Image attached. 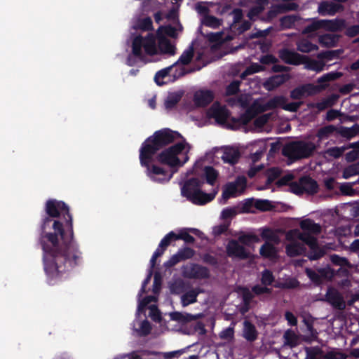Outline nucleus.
Here are the masks:
<instances>
[{
    "label": "nucleus",
    "mask_w": 359,
    "mask_h": 359,
    "mask_svg": "<svg viewBox=\"0 0 359 359\" xmlns=\"http://www.w3.org/2000/svg\"><path fill=\"white\" fill-rule=\"evenodd\" d=\"M316 146L311 142L302 140L292 141L285 144L282 149V154L291 162L311 156Z\"/></svg>",
    "instance_id": "20e7f679"
},
{
    "label": "nucleus",
    "mask_w": 359,
    "mask_h": 359,
    "mask_svg": "<svg viewBox=\"0 0 359 359\" xmlns=\"http://www.w3.org/2000/svg\"><path fill=\"white\" fill-rule=\"evenodd\" d=\"M339 133L343 137L350 140L359 133V125L355 123L350 128L341 127L339 130Z\"/></svg>",
    "instance_id": "79ce46f5"
},
{
    "label": "nucleus",
    "mask_w": 359,
    "mask_h": 359,
    "mask_svg": "<svg viewBox=\"0 0 359 359\" xmlns=\"http://www.w3.org/2000/svg\"><path fill=\"white\" fill-rule=\"evenodd\" d=\"M185 145L186 143L184 142H177L165 149L156 156H154V158L160 164L168 165L171 168L181 167L189 159L187 154L183 161H181L178 157V155L184 149Z\"/></svg>",
    "instance_id": "39448f33"
},
{
    "label": "nucleus",
    "mask_w": 359,
    "mask_h": 359,
    "mask_svg": "<svg viewBox=\"0 0 359 359\" xmlns=\"http://www.w3.org/2000/svg\"><path fill=\"white\" fill-rule=\"evenodd\" d=\"M246 187L247 180L244 176H238L233 182L226 183V200L241 195Z\"/></svg>",
    "instance_id": "9d476101"
},
{
    "label": "nucleus",
    "mask_w": 359,
    "mask_h": 359,
    "mask_svg": "<svg viewBox=\"0 0 359 359\" xmlns=\"http://www.w3.org/2000/svg\"><path fill=\"white\" fill-rule=\"evenodd\" d=\"M346 149V147H334L330 148L327 150V154L330 156H332L335 158H338L343 155V154Z\"/></svg>",
    "instance_id": "69168bd1"
},
{
    "label": "nucleus",
    "mask_w": 359,
    "mask_h": 359,
    "mask_svg": "<svg viewBox=\"0 0 359 359\" xmlns=\"http://www.w3.org/2000/svg\"><path fill=\"white\" fill-rule=\"evenodd\" d=\"M290 241L291 243L285 247L286 253L289 257H294L306 252V248L304 243L295 241L294 238Z\"/></svg>",
    "instance_id": "412c9836"
},
{
    "label": "nucleus",
    "mask_w": 359,
    "mask_h": 359,
    "mask_svg": "<svg viewBox=\"0 0 359 359\" xmlns=\"http://www.w3.org/2000/svg\"><path fill=\"white\" fill-rule=\"evenodd\" d=\"M286 80V76L283 74L272 76L264 83V87L271 91L283 84Z\"/></svg>",
    "instance_id": "bb28decb"
},
{
    "label": "nucleus",
    "mask_w": 359,
    "mask_h": 359,
    "mask_svg": "<svg viewBox=\"0 0 359 359\" xmlns=\"http://www.w3.org/2000/svg\"><path fill=\"white\" fill-rule=\"evenodd\" d=\"M39 243L43 250V265L50 281L60 279L82 263V252L74 241L73 218L62 201L48 199L45 204Z\"/></svg>",
    "instance_id": "f257e3e1"
},
{
    "label": "nucleus",
    "mask_w": 359,
    "mask_h": 359,
    "mask_svg": "<svg viewBox=\"0 0 359 359\" xmlns=\"http://www.w3.org/2000/svg\"><path fill=\"white\" fill-rule=\"evenodd\" d=\"M279 57L286 64L292 65H302L304 62L303 59L305 58L304 55H301L287 48L280 50L279 51Z\"/></svg>",
    "instance_id": "f3484780"
},
{
    "label": "nucleus",
    "mask_w": 359,
    "mask_h": 359,
    "mask_svg": "<svg viewBox=\"0 0 359 359\" xmlns=\"http://www.w3.org/2000/svg\"><path fill=\"white\" fill-rule=\"evenodd\" d=\"M343 10L344 6L341 4L328 1H321L318 8V12L322 16L334 15Z\"/></svg>",
    "instance_id": "6ab92c4d"
},
{
    "label": "nucleus",
    "mask_w": 359,
    "mask_h": 359,
    "mask_svg": "<svg viewBox=\"0 0 359 359\" xmlns=\"http://www.w3.org/2000/svg\"><path fill=\"white\" fill-rule=\"evenodd\" d=\"M158 48L162 53L174 55L175 53V47L165 37H159Z\"/></svg>",
    "instance_id": "f704fd0d"
},
{
    "label": "nucleus",
    "mask_w": 359,
    "mask_h": 359,
    "mask_svg": "<svg viewBox=\"0 0 359 359\" xmlns=\"http://www.w3.org/2000/svg\"><path fill=\"white\" fill-rule=\"evenodd\" d=\"M275 99H279L277 101L278 102L276 104V108L280 107L283 109H284L285 111H290V112H297L299 110V109L302 104L301 102H292L287 103V98L282 95L275 96Z\"/></svg>",
    "instance_id": "a878e982"
},
{
    "label": "nucleus",
    "mask_w": 359,
    "mask_h": 359,
    "mask_svg": "<svg viewBox=\"0 0 359 359\" xmlns=\"http://www.w3.org/2000/svg\"><path fill=\"white\" fill-rule=\"evenodd\" d=\"M241 294L243 299V303L246 304H250L252 299L254 298V294L247 287H242L241 289Z\"/></svg>",
    "instance_id": "bf43d9fd"
},
{
    "label": "nucleus",
    "mask_w": 359,
    "mask_h": 359,
    "mask_svg": "<svg viewBox=\"0 0 359 359\" xmlns=\"http://www.w3.org/2000/svg\"><path fill=\"white\" fill-rule=\"evenodd\" d=\"M140 163L145 168L146 175L153 182L156 183L168 182L172 177V173H169L165 168L154 163L156 161L154 156H149L147 158H141V153L139 154Z\"/></svg>",
    "instance_id": "423d86ee"
},
{
    "label": "nucleus",
    "mask_w": 359,
    "mask_h": 359,
    "mask_svg": "<svg viewBox=\"0 0 359 359\" xmlns=\"http://www.w3.org/2000/svg\"><path fill=\"white\" fill-rule=\"evenodd\" d=\"M318 271L320 275L323 282L324 280H332L337 273L336 271L330 266L318 268Z\"/></svg>",
    "instance_id": "8fccbe9b"
},
{
    "label": "nucleus",
    "mask_w": 359,
    "mask_h": 359,
    "mask_svg": "<svg viewBox=\"0 0 359 359\" xmlns=\"http://www.w3.org/2000/svg\"><path fill=\"white\" fill-rule=\"evenodd\" d=\"M176 240H183L185 243L192 244L195 241V238L186 231H181L179 233H176Z\"/></svg>",
    "instance_id": "13d9d810"
},
{
    "label": "nucleus",
    "mask_w": 359,
    "mask_h": 359,
    "mask_svg": "<svg viewBox=\"0 0 359 359\" xmlns=\"http://www.w3.org/2000/svg\"><path fill=\"white\" fill-rule=\"evenodd\" d=\"M300 19V18L295 15H285L280 19V25L281 29H291L294 27V24Z\"/></svg>",
    "instance_id": "4c0bfd02"
},
{
    "label": "nucleus",
    "mask_w": 359,
    "mask_h": 359,
    "mask_svg": "<svg viewBox=\"0 0 359 359\" xmlns=\"http://www.w3.org/2000/svg\"><path fill=\"white\" fill-rule=\"evenodd\" d=\"M203 292V290L200 287L188 289L181 297V302L183 306L197 302V297L199 294Z\"/></svg>",
    "instance_id": "5701e85b"
},
{
    "label": "nucleus",
    "mask_w": 359,
    "mask_h": 359,
    "mask_svg": "<svg viewBox=\"0 0 359 359\" xmlns=\"http://www.w3.org/2000/svg\"><path fill=\"white\" fill-rule=\"evenodd\" d=\"M178 137H182V135L178 132L172 131L169 128L156 131L142 142L139 149L141 158L143 160L147 158L149 156H155L158 151Z\"/></svg>",
    "instance_id": "f03ea898"
},
{
    "label": "nucleus",
    "mask_w": 359,
    "mask_h": 359,
    "mask_svg": "<svg viewBox=\"0 0 359 359\" xmlns=\"http://www.w3.org/2000/svg\"><path fill=\"white\" fill-rule=\"evenodd\" d=\"M194 254L195 251L189 247L180 249L176 254L171 256L168 261L164 262V266L166 269H170L182 261L191 259Z\"/></svg>",
    "instance_id": "ddd939ff"
},
{
    "label": "nucleus",
    "mask_w": 359,
    "mask_h": 359,
    "mask_svg": "<svg viewBox=\"0 0 359 359\" xmlns=\"http://www.w3.org/2000/svg\"><path fill=\"white\" fill-rule=\"evenodd\" d=\"M182 97V93H170L166 97L164 105L166 109H173Z\"/></svg>",
    "instance_id": "ea45409f"
},
{
    "label": "nucleus",
    "mask_w": 359,
    "mask_h": 359,
    "mask_svg": "<svg viewBox=\"0 0 359 359\" xmlns=\"http://www.w3.org/2000/svg\"><path fill=\"white\" fill-rule=\"evenodd\" d=\"M272 29H273V27H269L266 29L258 30L255 32H252L249 35L248 39H257V38H264L269 34V33L271 32V31Z\"/></svg>",
    "instance_id": "e2e57ef3"
},
{
    "label": "nucleus",
    "mask_w": 359,
    "mask_h": 359,
    "mask_svg": "<svg viewBox=\"0 0 359 359\" xmlns=\"http://www.w3.org/2000/svg\"><path fill=\"white\" fill-rule=\"evenodd\" d=\"M224 32H210L206 34H203L211 44V50H217L219 49L224 43V39L222 36Z\"/></svg>",
    "instance_id": "b1692460"
},
{
    "label": "nucleus",
    "mask_w": 359,
    "mask_h": 359,
    "mask_svg": "<svg viewBox=\"0 0 359 359\" xmlns=\"http://www.w3.org/2000/svg\"><path fill=\"white\" fill-rule=\"evenodd\" d=\"M252 292L256 295H261L263 294H271L272 290L265 285L261 286L259 285H255L252 287Z\"/></svg>",
    "instance_id": "774afa93"
},
{
    "label": "nucleus",
    "mask_w": 359,
    "mask_h": 359,
    "mask_svg": "<svg viewBox=\"0 0 359 359\" xmlns=\"http://www.w3.org/2000/svg\"><path fill=\"white\" fill-rule=\"evenodd\" d=\"M142 48L149 55H154L157 53L156 38L153 34L149 33L145 37L138 35L134 38L132 43V53L140 60L144 59Z\"/></svg>",
    "instance_id": "0eeeda50"
},
{
    "label": "nucleus",
    "mask_w": 359,
    "mask_h": 359,
    "mask_svg": "<svg viewBox=\"0 0 359 359\" xmlns=\"http://www.w3.org/2000/svg\"><path fill=\"white\" fill-rule=\"evenodd\" d=\"M283 337L285 339V344L291 348L295 347L298 344V337L291 330H287L284 333Z\"/></svg>",
    "instance_id": "c03bdc74"
},
{
    "label": "nucleus",
    "mask_w": 359,
    "mask_h": 359,
    "mask_svg": "<svg viewBox=\"0 0 359 359\" xmlns=\"http://www.w3.org/2000/svg\"><path fill=\"white\" fill-rule=\"evenodd\" d=\"M261 236L263 239L266 241L276 242L278 241V236L275 233L270 229H264L261 233Z\"/></svg>",
    "instance_id": "052dcab7"
},
{
    "label": "nucleus",
    "mask_w": 359,
    "mask_h": 359,
    "mask_svg": "<svg viewBox=\"0 0 359 359\" xmlns=\"http://www.w3.org/2000/svg\"><path fill=\"white\" fill-rule=\"evenodd\" d=\"M175 241H177L176 233L174 231H170L162 238L159 243V247L166 250L171 243Z\"/></svg>",
    "instance_id": "5fc2aeb1"
},
{
    "label": "nucleus",
    "mask_w": 359,
    "mask_h": 359,
    "mask_svg": "<svg viewBox=\"0 0 359 359\" xmlns=\"http://www.w3.org/2000/svg\"><path fill=\"white\" fill-rule=\"evenodd\" d=\"M322 29L321 20H313L311 23L304 27L302 34H309Z\"/></svg>",
    "instance_id": "49530a36"
},
{
    "label": "nucleus",
    "mask_w": 359,
    "mask_h": 359,
    "mask_svg": "<svg viewBox=\"0 0 359 359\" xmlns=\"http://www.w3.org/2000/svg\"><path fill=\"white\" fill-rule=\"evenodd\" d=\"M297 50L302 53H310L318 49L317 45L308 40H303L297 43Z\"/></svg>",
    "instance_id": "37998d69"
},
{
    "label": "nucleus",
    "mask_w": 359,
    "mask_h": 359,
    "mask_svg": "<svg viewBox=\"0 0 359 359\" xmlns=\"http://www.w3.org/2000/svg\"><path fill=\"white\" fill-rule=\"evenodd\" d=\"M243 325L244 338L249 341H255L257 338V331L255 326L248 320H245Z\"/></svg>",
    "instance_id": "72a5a7b5"
},
{
    "label": "nucleus",
    "mask_w": 359,
    "mask_h": 359,
    "mask_svg": "<svg viewBox=\"0 0 359 359\" xmlns=\"http://www.w3.org/2000/svg\"><path fill=\"white\" fill-rule=\"evenodd\" d=\"M215 97V94L213 90L200 88L194 92L193 102L196 107H205L213 102Z\"/></svg>",
    "instance_id": "9b49d317"
},
{
    "label": "nucleus",
    "mask_w": 359,
    "mask_h": 359,
    "mask_svg": "<svg viewBox=\"0 0 359 359\" xmlns=\"http://www.w3.org/2000/svg\"><path fill=\"white\" fill-rule=\"evenodd\" d=\"M264 6L260 4H257L251 7L248 13L247 17L252 21H255L256 18L263 12Z\"/></svg>",
    "instance_id": "3c124183"
},
{
    "label": "nucleus",
    "mask_w": 359,
    "mask_h": 359,
    "mask_svg": "<svg viewBox=\"0 0 359 359\" xmlns=\"http://www.w3.org/2000/svg\"><path fill=\"white\" fill-rule=\"evenodd\" d=\"M275 280V277L273 275V273L269 269H264L262 272V278L261 283L263 285L269 286L271 285L272 283Z\"/></svg>",
    "instance_id": "864d4df0"
},
{
    "label": "nucleus",
    "mask_w": 359,
    "mask_h": 359,
    "mask_svg": "<svg viewBox=\"0 0 359 359\" xmlns=\"http://www.w3.org/2000/svg\"><path fill=\"white\" fill-rule=\"evenodd\" d=\"M191 285L189 283L184 281L181 278L174 280L170 285V290L172 294H184L188 289H190Z\"/></svg>",
    "instance_id": "c85d7f7f"
},
{
    "label": "nucleus",
    "mask_w": 359,
    "mask_h": 359,
    "mask_svg": "<svg viewBox=\"0 0 359 359\" xmlns=\"http://www.w3.org/2000/svg\"><path fill=\"white\" fill-rule=\"evenodd\" d=\"M219 177V172L215 170L212 166H205L203 168V172L201 175V180H205L206 183L210 185H215L217 178Z\"/></svg>",
    "instance_id": "cd10ccee"
},
{
    "label": "nucleus",
    "mask_w": 359,
    "mask_h": 359,
    "mask_svg": "<svg viewBox=\"0 0 359 359\" xmlns=\"http://www.w3.org/2000/svg\"><path fill=\"white\" fill-rule=\"evenodd\" d=\"M264 70V67L262 65L258 63H252L245 69V71L241 74V77L244 78L246 76L252 75Z\"/></svg>",
    "instance_id": "603ef678"
},
{
    "label": "nucleus",
    "mask_w": 359,
    "mask_h": 359,
    "mask_svg": "<svg viewBox=\"0 0 359 359\" xmlns=\"http://www.w3.org/2000/svg\"><path fill=\"white\" fill-rule=\"evenodd\" d=\"M336 130V127L333 125H328L320 128L316 134L320 140L327 138L331 134Z\"/></svg>",
    "instance_id": "de8ad7c7"
},
{
    "label": "nucleus",
    "mask_w": 359,
    "mask_h": 359,
    "mask_svg": "<svg viewBox=\"0 0 359 359\" xmlns=\"http://www.w3.org/2000/svg\"><path fill=\"white\" fill-rule=\"evenodd\" d=\"M206 116L209 119H214L215 122L224 127V106L216 101L212 106L208 109Z\"/></svg>",
    "instance_id": "2eb2a0df"
},
{
    "label": "nucleus",
    "mask_w": 359,
    "mask_h": 359,
    "mask_svg": "<svg viewBox=\"0 0 359 359\" xmlns=\"http://www.w3.org/2000/svg\"><path fill=\"white\" fill-rule=\"evenodd\" d=\"M183 273L189 278L205 279L210 277L209 269L197 264H192L189 267L184 268Z\"/></svg>",
    "instance_id": "4468645a"
},
{
    "label": "nucleus",
    "mask_w": 359,
    "mask_h": 359,
    "mask_svg": "<svg viewBox=\"0 0 359 359\" xmlns=\"http://www.w3.org/2000/svg\"><path fill=\"white\" fill-rule=\"evenodd\" d=\"M322 29L330 32H339L346 27L344 19L321 20Z\"/></svg>",
    "instance_id": "aec40b11"
},
{
    "label": "nucleus",
    "mask_w": 359,
    "mask_h": 359,
    "mask_svg": "<svg viewBox=\"0 0 359 359\" xmlns=\"http://www.w3.org/2000/svg\"><path fill=\"white\" fill-rule=\"evenodd\" d=\"M238 241L246 245H250L252 243L257 242L259 241L258 237L256 235L252 234H245L240 236Z\"/></svg>",
    "instance_id": "6e6d98bb"
},
{
    "label": "nucleus",
    "mask_w": 359,
    "mask_h": 359,
    "mask_svg": "<svg viewBox=\"0 0 359 359\" xmlns=\"http://www.w3.org/2000/svg\"><path fill=\"white\" fill-rule=\"evenodd\" d=\"M194 55V49L193 45H191L182 53L178 60L175 62L176 63V67H178V64H181L182 65H189L192 60Z\"/></svg>",
    "instance_id": "e433bc0d"
},
{
    "label": "nucleus",
    "mask_w": 359,
    "mask_h": 359,
    "mask_svg": "<svg viewBox=\"0 0 359 359\" xmlns=\"http://www.w3.org/2000/svg\"><path fill=\"white\" fill-rule=\"evenodd\" d=\"M290 190L296 195H302L304 193L313 195L318 192V184L315 180L305 175L301 177L297 181L291 182Z\"/></svg>",
    "instance_id": "1a4fd4ad"
},
{
    "label": "nucleus",
    "mask_w": 359,
    "mask_h": 359,
    "mask_svg": "<svg viewBox=\"0 0 359 359\" xmlns=\"http://www.w3.org/2000/svg\"><path fill=\"white\" fill-rule=\"evenodd\" d=\"M295 238L302 241L304 244L307 245L309 247L315 245V243L318 241L317 238L310 233L305 231L300 232L297 229L290 230L286 233V239L287 241H293Z\"/></svg>",
    "instance_id": "a211bd4d"
},
{
    "label": "nucleus",
    "mask_w": 359,
    "mask_h": 359,
    "mask_svg": "<svg viewBox=\"0 0 359 359\" xmlns=\"http://www.w3.org/2000/svg\"><path fill=\"white\" fill-rule=\"evenodd\" d=\"M203 24L208 27L216 28L220 25L219 20L213 15H205L203 19Z\"/></svg>",
    "instance_id": "4d7b16f0"
},
{
    "label": "nucleus",
    "mask_w": 359,
    "mask_h": 359,
    "mask_svg": "<svg viewBox=\"0 0 359 359\" xmlns=\"http://www.w3.org/2000/svg\"><path fill=\"white\" fill-rule=\"evenodd\" d=\"M337 99V97L334 95H332L325 99H323L321 102H311L308 104V107L309 109H317L318 111H323L325 110L326 109H328L330 107H332L336 100Z\"/></svg>",
    "instance_id": "393cba45"
},
{
    "label": "nucleus",
    "mask_w": 359,
    "mask_h": 359,
    "mask_svg": "<svg viewBox=\"0 0 359 359\" xmlns=\"http://www.w3.org/2000/svg\"><path fill=\"white\" fill-rule=\"evenodd\" d=\"M204 181L198 177H191L184 182L181 188V194L195 205H205L212 201L215 194H207L202 191L201 188Z\"/></svg>",
    "instance_id": "7ed1b4c3"
},
{
    "label": "nucleus",
    "mask_w": 359,
    "mask_h": 359,
    "mask_svg": "<svg viewBox=\"0 0 359 359\" xmlns=\"http://www.w3.org/2000/svg\"><path fill=\"white\" fill-rule=\"evenodd\" d=\"M301 229L310 234L318 235L321 232V226L320 224L315 223L311 219H306L300 223Z\"/></svg>",
    "instance_id": "c756f323"
},
{
    "label": "nucleus",
    "mask_w": 359,
    "mask_h": 359,
    "mask_svg": "<svg viewBox=\"0 0 359 359\" xmlns=\"http://www.w3.org/2000/svg\"><path fill=\"white\" fill-rule=\"evenodd\" d=\"M259 253L264 258L274 259L277 257L278 251L272 243L266 241L261 246Z\"/></svg>",
    "instance_id": "2f4dec72"
},
{
    "label": "nucleus",
    "mask_w": 359,
    "mask_h": 359,
    "mask_svg": "<svg viewBox=\"0 0 359 359\" xmlns=\"http://www.w3.org/2000/svg\"><path fill=\"white\" fill-rule=\"evenodd\" d=\"M226 254L240 259H247L250 257V252L236 241L229 242L226 248Z\"/></svg>",
    "instance_id": "dca6fc26"
},
{
    "label": "nucleus",
    "mask_w": 359,
    "mask_h": 359,
    "mask_svg": "<svg viewBox=\"0 0 359 359\" xmlns=\"http://www.w3.org/2000/svg\"><path fill=\"white\" fill-rule=\"evenodd\" d=\"M304 57L302 65H305L306 69L316 72H320L324 69L325 63L323 61L311 59L307 55H304Z\"/></svg>",
    "instance_id": "473e14b6"
},
{
    "label": "nucleus",
    "mask_w": 359,
    "mask_h": 359,
    "mask_svg": "<svg viewBox=\"0 0 359 359\" xmlns=\"http://www.w3.org/2000/svg\"><path fill=\"white\" fill-rule=\"evenodd\" d=\"M305 273L308 278L316 285H320L323 283L322 278H320V275L319 272L315 271L311 268H306L305 269Z\"/></svg>",
    "instance_id": "09e8293b"
},
{
    "label": "nucleus",
    "mask_w": 359,
    "mask_h": 359,
    "mask_svg": "<svg viewBox=\"0 0 359 359\" xmlns=\"http://www.w3.org/2000/svg\"><path fill=\"white\" fill-rule=\"evenodd\" d=\"M359 174V162L349 165L344 168L342 177L344 179H348L352 176Z\"/></svg>",
    "instance_id": "a18cd8bd"
},
{
    "label": "nucleus",
    "mask_w": 359,
    "mask_h": 359,
    "mask_svg": "<svg viewBox=\"0 0 359 359\" xmlns=\"http://www.w3.org/2000/svg\"><path fill=\"white\" fill-rule=\"evenodd\" d=\"M316 86L313 84H306L294 88L290 92V97L294 100H299L306 94L311 95L315 93Z\"/></svg>",
    "instance_id": "4be33fe9"
},
{
    "label": "nucleus",
    "mask_w": 359,
    "mask_h": 359,
    "mask_svg": "<svg viewBox=\"0 0 359 359\" xmlns=\"http://www.w3.org/2000/svg\"><path fill=\"white\" fill-rule=\"evenodd\" d=\"M255 207L259 210L267 211L271 210V205L267 200H257L255 203Z\"/></svg>",
    "instance_id": "338daca9"
},
{
    "label": "nucleus",
    "mask_w": 359,
    "mask_h": 359,
    "mask_svg": "<svg viewBox=\"0 0 359 359\" xmlns=\"http://www.w3.org/2000/svg\"><path fill=\"white\" fill-rule=\"evenodd\" d=\"M339 52V50H326L318 53L317 57L320 60L326 59L331 60L338 56Z\"/></svg>",
    "instance_id": "0e129e2a"
},
{
    "label": "nucleus",
    "mask_w": 359,
    "mask_h": 359,
    "mask_svg": "<svg viewBox=\"0 0 359 359\" xmlns=\"http://www.w3.org/2000/svg\"><path fill=\"white\" fill-rule=\"evenodd\" d=\"M241 158V152L238 149L226 146V163L234 165Z\"/></svg>",
    "instance_id": "c9c22d12"
},
{
    "label": "nucleus",
    "mask_w": 359,
    "mask_h": 359,
    "mask_svg": "<svg viewBox=\"0 0 359 359\" xmlns=\"http://www.w3.org/2000/svg\"><path fill=\"white\" fill-rule=\"evenodd\" d=\"M324 300L335 309L342 311L346 308V302L343 296L333 287L327 288Z\"/></svg>",
    "instance_id": "f8f14e48"
},
{
    "label": "nucleus",
    "mask_w": 359,
    "mask_h": 359,
    "mask_svg": "<svg viewBox=\"0 0 359 359\" xmlns=\"http://www.w3.org/2000/svg\"><path fill=\"white\" fill-rule=\"evenodd\" d=\"M194 72L184 67H176V63L158 71L154 76L155 83L162 86L170 81H175L184 75Z\"/></svg>",
    "instance_id": "6e6552de"
},
{
    "label": "nucleus",
    "mask_w": 359,
    "mask_h": 359,
    "mask_svg": "<svg viewBox=\"0 0 359 359\" xmlns=\"http://www.w3.org/2000/svg\"><path fill=\"white\" fill-rule=\"evenodd\" d=\"M330 261L333 264L340 266V268L338 270V272L341 271L342 273H348L347 269L342 268L344 266H349L350 264L348 260L346 258L334 254L330 256Z\"/></svg>",
    "instance_id": "a19ab883"
},
{
    "label": "nucleus",
    "mask_w": 359,
    "mask_h": 359,
    "mask_svg": "<svg viewBox=\"0 0 359 359\" xmlns=\"http://www.w3.org/2000/svg\"><path fill=\"white\" fill-rule=\"evenodd\" d=\"M325 254V251L318 245L317 241L315 245L309 247V251L307 252L306 256L310 260H318L323 257Z\"/></svg>",
    "instance_id": "58836bf2"
},
{
    "label": "nucleus",
    "mask_w": 359,
    "mask_h": 359,
    "mask_svg": "<svg viewBox=\"0 0 359 359\" xmlns=\"http://www.w3.org/2000/svg\"><path fill=\"white\" fill-rule=\"evenodd\" d=\"M279 99H275V97L268 100L264 104H261L258 102H254L252 104L254 107L255 111L257 112V114H262L269 110L274 109L276 108L277 101Z\"/></svg>",
    "instance_id": "7c9ffc66"
},
{
    "label": "nucleus",
    "mask_w": 359,
    "mask_h": 359,
    "mask_svg": "<svg viewBox=\"0 0 359 359\" xmlns=\"http://www.w3.org/2000/svg\"><path fill=\"white\" fill-rule=\"evenodd\" d=\"M240 81H233L226 86V96L236 94L239 91Z\"/></svg>",
    "instance_id": "680f3d73"
}]
</instances>
